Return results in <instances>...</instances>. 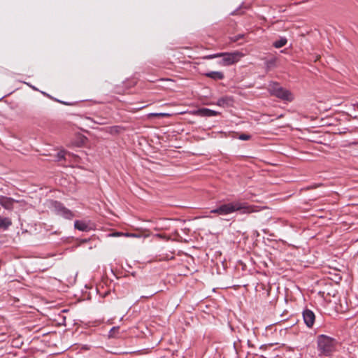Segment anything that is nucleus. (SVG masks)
<instances>
[{"label":"nucleus","mask_w":358,"mask_h":358,"mask_svg":"<svg viewBox=\"0 0 358 358\" xmlns=\"http://www.w3.org/2000/svg\"><path fill=\"white\" fill-rule=\"evenodd\" d=\"M241 211V213L248 214L256 211L255 207L238 201L222 204L217 208L210 210L211 213L226 215L232 213Z\"/></svg>","instance_id":"nucleus-1"},{"label":"nucleus","mask_w":358,"mask_h":358,"mask_svg":"<svg viewBox=\"0 0 358 358\" xmlns=\"http://www.w3.org/2000/svg\"><path fill=\"white\" fill-rule=\"evenodd\" d=\"M317 351L319 356L329 357L334 352L336 348L335 339L321 334L317 337Z\"/></svg>","instance_id":"nucleus-2"},{"label":"nucleus","mask_w":358,"mask_h":358,"mask_svg":"<svg viewBox=\"0 0 358 358\" xmlns=\"http://www.w3.org/2000/svg\"><path fill=\"white\" fill-rule=\"evenodd\" d=\"M268 91L271 95L284 101H291L293 99V96L291 92L282 87L278 83H271L268 85Z\"/></svg>","instance_id":"nucleus-3"},{"label":"nucleus","mask_w":358,"mask_h":358,"mask_svg":"<svg viewBox=\"0 0 358 358\" xmlns=\"http://www.w3.org/2000/svg\"><path fill=\"white\" fill-rule=\"evenodd\" d=\"M220 57H222V60L219 62L223 66H229L237 62L243 54L238 51L233 52H220L219 53Z\"/></svg>","instance_id":"nucleus-4"},{"label":"nucleus","mask_w":358,"mask_h":358,"mask_svg":"<svg viewBox=\"0 0 358 358\" xmlns=\"http://www.w3.org/2000/svg\"><path fill=\"white\" fill-rule=\"evenodd\" d=\"M55 210L57 215L62 216L63 217L71 220L73 217V213L59 202H55L54 203Z\"/></svg>","instance_id":"nucleus-5"},{"label":"nucleus","mask_w":358,"mask_h":358,"mask_svg":"<svg viewBox=\"0 0 358 358\" xmlns=\"http://www.w3.org/2000/svg\"><path fill=\"white\" fill-rule=\"evenodd\" d=\"M303 318L308 327L310 328L313 326L315 320V315L312 310L309 309L304 310L303 312Z\"/></svg>","instance_id":"nucleus-6"},{"label":"nucleus","mask_w":358,"mask_h":358,"mask_svg":"<svg viewBox=\"0 0 358 358\" xmlns=\"http://www.w3.org/2000/svg\"><path fill=\"white\" fill-rule=\"evenodd\" d=\"M74 227L81 231H88L93 228V224L90 221L76 220Z\"/></svg>","instance_id":"nucleus-7"},{"label":"nucleus","mask_w":358,"mask_h":358,"mask_svg":"<svg viewBox=\"0 0 358 358\" xmlns=\"http://www.w3.org/2000/svg\"><path fill=\"white\" fill-rule=\"evenodd\" d=\"M14 201V199L11 198L0 196V204L7 210L13 208Z\"/></svg>","instance_id":"nucleus-8"},{"label":"nucleus","mask_w":358,"mask_h":358,"mask_svg":"<svg viewBox=\"0 0 358 358\" xmlns=\"http://www.w3.org/2000/svg\"><path fill=\"white\" fill-rule=\"evenodd\" d=\"M232 103V98L228 96L221 97L217 101V105L223 108L231 106Z\"/></svg>","instance_id":"nucleus-9"},{"label":"nucleus","mask_w":358,"mask_h":358,"mask_svg":"<svg viewBox=\"0 0 358 358\" xmlns=\"http://www.w3.org/2000/svg\"><path fill=\"white\" fill-rule=\"evenodd\" d=\"M204 76L214 80H222L224 78L223 73L221 71H210L205 73Z\"/></svg>","instance_id":"nucleus-10"},{"label":"nucleus","mask_w":358,"mask_h":358,"mask_svg":"<svg viewBox=\"0 0 358 358\" xmlns=\"http://www.w3.org/2000/svg\"><path fill=\"white\" fill-rule=\"evenodd\" d=\"M12 224L11 220L8 217H0V228L6 229Z\"/></svg>","instance_id":"nucleus-11"},{"label":"nucleus","mask_w":358,"mask_h":358,"mask_svg":"<svg viewBox=\"0 0 358 358\" xmlns=\"http://www.w3.org/2000/svg\"><path fill=\"white\" fill-rule=\"evenodd\" d=\"M287 39L285 38H281L280 39L275 41L274 43H273V45L276 48H282L284 45H285L286 43H287Z\"/></svg>","instance_id":"nucleus-12"},{"label":"nucleus","mask_w":358,"mask_h":358,"mask_svg":"<svg viewBox=\"0 0 358 358\" xmlns=\"http://www.w3.org/2000/svg\"><path fill=\"white\" fill-rule=\"evenodd\" d=\"M66 155H67V153L65 151L62 150V151L59 152L57 153V160L60 161L63 159H66Z\"/></svg>","instance_id":"nucleus-13"},{"label":"nucleus","mask_w":358,"mask_h":358,"mask_svg":"<svg viewBox=\"0 0 358 358\" xmlns=\"http://www.w3.org/2000/svg\"><path fill=\"white\" fill-rule=\"evenodd\" d=\"M203 112L207 116H215L217 114L216 111L208 108L204 109Z\"/></svg>","instance_id":"nucleus-14"},{"label":"nucleus","mask_w":358,"mask_h":358,"mask_svg":"<svg viewBox=\"0 0 358 358\" xmlns=\"http://www.w3.org/2000/svg\"><path fill=\"white\" fill-rule=\"evenodd\" d=\"M238 138L242 141H248L250 138V136L248 135V134H243L239 136Z\"/></svg>","instance_id":"nucleus-15"},{"label":"nucleus","mask_w":358,"mask_h":358,"mask_svg":"<svg viewBox=\"0 0 358 358\" xmlns=\"http://www.w3.org/2000/svg\"><path fill=\"white\" fill-rule=\"evenodd\" d=\"M217 57H220L219 53L209 55L206 56L204 58L207 59H214V58H217Z\"/></svg>","instance_id":"nucleus-16"},{"label":"nucleus","mask_w":358,"mask_h":358,"mask_svg":"<svg viewBox=\"0 0 358 358\" xmlns=\"http://www.w3.org/2000/svg\"><path fill=\"white\" fill-rule=\"evenodd\" d=\"M119 329V327H113V328H111L110 331H109V336H113V334L115 331H117Z\"/></svg>","instance_id":"nucleus-17"},{"label":"nucleus","mask_w":358,"mask_h":358,"mask_svg":"<svg viewBox=\"0 0 358 358\" xmlns=\"http://www.w3.org/2000/svg\"><path fill=\"white\" fill-rule=\"evenodd\" d=\"M125 236H135V235L132 234H126Z\"/></svg>","instance_id":"nucleus-18"},{"label":"nucleus","mask_w":358,"mask_h":358,"mask_svg":"<svg viewBox=\"0 0 358 358\" xmlns=\"http://www.w3.org/2000/svg\"><path fill=\"white\" fill-rule=\"evenodd\" d=\"M32 89H34V90H38L34 86H31V85H29Z\"/></svg>","instance_id":"nucleus-19"},{"label":"nucleus","mask_w":358,"mask_h":358,"mask_svg":"<svg viewBox=\"0 0 358 358\" xmlns=\"http://www.w3.org/2000/svg\"><path fill=\"white\" fill-rule=\"evenodd\" d=\"M120 233H116V234H113V236H120Z\"/></svg>","instance_id":"nucleus-20"},{"label":"nucleus","mask_w":358,"mask_h":358,"mask_svg":"<svg viewBox=\"0 0 358 358\" xmlns=\"http://www.w3.org/2000/svg\"><path fill=\"white\" fill-rule=\"evenodd\" d=\"M357 107H358V103H357Z\"/></svg>","instance_id":"nucleus-21"}]
</instances>
